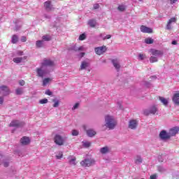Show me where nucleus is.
<instances>
[{
  "mask_svg": "<svg viewBox=\"0 0 179 179\" xmlns=\"http://www.w3.org/2000/svg\"><path fill=\"white\" fill-rule=\"evenodd\" d=\"M55 65L53 61L48 59H44L41 62L40 68L36 69V73L39 78L47 76L50 72H52V67Z\"/></svg>",
  "mask_w": 179,
  "mask_h": 179,
  "instance_id": "obj_1",
  "label": "nucleus"
},
{
  "mask_svg": "<svg viewBox=\"0 0 179 179\" xmlns=\"http://www.w3.org/2000/svg\"><path fill=\"white\" fill-rule=\"evenodd\" d=\"M105 127L108 129H114L117 127V120L113 115H107L105 116Z\"/></svg>",
  "mask_w": 179,
  "mask_h": 179,
  "instance_id": "obj_2",
  "label": "nucleus"
},
{
  "mask_svg": "<svg viewBox=\"0 0 179 179\" xmlns=\"http://www.w3.org/2000/svg\"><path fill=\"white\" fill-rule=\"evenodd\" d=\"M150 53V62L153 64V62H157L158 58L160 57H163V51L157 50L156 49H150L149 50Z\"/></svg>",
  "mask_w": 179,
  "mask_h": 179,
  "instance_id": "obj_3",
  "label": "nucleus"
},
{
  "mask_svg": "<svg viewBox=\"0 0 179 179\" xmlns=\"http://www.w3.org/2000/svg\"><path fill=\"white\" fill-rule=\"evenodd\" d=\"M95 161L93 158L92 157H88L87 159H85L80 162L81 166L83 167H90L92 164H94Z\"/></svg>",
  "mask_w": 179,
  "mask_h": 179,
  "instance_id": "obj_4",
  "label": "nucleus"
},
{
  "mask_svg": "<svg viewBox=\"0 0 179 179\" xmlns=\"http://www.w3.org/2000/svg\"><path fill=\"white\" fill-rule=\"evenodd\" d=\"M54 141L55 143H56V145H58L59 146H62V145H64V143L65 142V139H64V138H62V136L59 134H57L55 136Z\"/></svg>",
  "mask_w": 179,
  "mask_h": 179,
  "instance_id": "obj_5",
  "label": "nucleus"
},
{
  "mask_svg": "<svg viewBox=\"0 0 179 179\" xmlns=\"http://www.w3.org/2000/svg\"><path fill=\"white\" fill-rule=\"evenodd\" d=\"M138 124L139 123L138 122V120H130L129 121L128 128H129V129L135 130V129H136V128H138Z\"/></svg>",
  "mask_w": 179,
  "mask_h": 179,
  "instance_id": "obj_6",
  "label": "nucleus"
},
{
  "mask_svg": "<svg viewBox=\"0 0 179 179\" xmlns=\"http://www.w3.org/2000/svg\"><path fill=\"white\" fill-rule=\"evenodd\" d=\"M94 51L97 55H101L107 51V47L106 45L97 47L94 48Z\"/></svg>",
  "mask_w": 179,
  "mask_h": 179,
  "instance_id": "obj_7",
  "label": "nucleus"
},
{
  "mask_svg": "<svg viewBox=\"0 0 179 179\" xmlns=\"http://www.w3.org/2000/svg\"><path fill=\"white\" fill-rule=\"evenodd\" d=\"M90 66V60L89 59H87L81 62L80 70L84 71L85 69H87Z\"/></svg>",
  "mask_w": 179,
  "mask_h": 179,
  "instance_id": "obj_8",
  "label": "nucleus"
},
{
  "mask_svg": "<svg viewBox=\"0 0 179 179\" xmlns=\"http://www.w3.org/2000/svg\"><path fill=\"white\" fill-rule=\"evenodd\" d=\"M159 138L162 141H167V139H170V134L169 132L166 131V130H162L159 133Z\"/></svg>",
  "mask_w": 179,
  "mask_h": 179,
  "instance_id": "obj_9",
  "label": "nucleus"
},
{
  "mask_svg": "<svg viewBox=\"0 0 179 179\" xmlns=\"http://www.w3.org/2000/svg\"><path fill=\"white\" fill-rule=\"evenodd\" d=\"M157 113V107L155 106H152L148 110H144L145 115H149V114H156Z\"/></svg>",
  "mask_w": 179,
  "mask_h": 179,
  "instance_id": "obj_10",
  "label": "nucleus"
},
{
  "mask_svg": "<svg viewBox=\"0 0 179 179\" xmlns=\"http://www.w3.org/2000/svg\"><path fill=\"white\" fill-rule=\"evenodd\" d=\"M24 125V122H20L19 120H13L10 124L9 127H15V128H19V127H23Z\"/></svg>",
  "mask_w": 179,
  "mask_h": 179,
  "instance_id": "obj_11",
  "label": "nucleus"
},
{
  "mask_svg": "<svg viewBox=\"0 0 179 179\" xmlns=\"http://www.w3.org/2000/svg\"><path fill=\"white\" fill-rule=\"evenodd\" d=\"M177 22V18L176 17H172L171 18L166 25V29L167 30H171L173 24Z\"/></svg>",
  "mask_w": 179,
  "mask_h": 179,
  "instance_id": "obj_12",
  "label": "nucleus"
},
{
  "mask_svg": "<svg viewBox=\"0 0 179 179\" xmlns=\"http://www.w3.org/2000/svg\"><path fill=\"white\" fill-rule=\"evenodd\" d=\"M159 100L161 101L162 104L165 107H167L169 106V103L170 101L169 98H164V96H159Z\"/></svg>",
  "mask_w": 179,
  "mask_h": 179,
  "instance_id": "obj_13",
  "label": "nucleus"
},
{
  "mask_svg": "<svg viewBox=\"0 0 179 179\" xmlns=\"http://www.w3.org/2000/svg\"><path fill=\"white\" fill-rule=\"evenodd\" d=\"M112 64L117 71H120V69L121 68V65H120V59H112Z\"/></svg>",
  "mask_w": 179,
  "mask_h": 179,
  "instance_id": "obj_14",
  "label": "nucleus"
},
{
  "mask_svg": "<svg viewBox=\"0 0 179 179\" xmlns=\"http://www.w3.org/2000/svg\"><path fill=\"white\" fill-rule=\"evenodd\" d=\"M179 128L178 127H173L172 129H169V136H176L177 134H178Z\"/></svg>",
  "mask_w": 179,
  "mask_h": 179,
  "instance_id": "obj_15",
  "label": "nucleus"
},
{
  "mask_svg": "<svg viewBox=\"0 0 179 179\" xmlns=\"http://www.w3.org/2000/svg\"><path fill=\"white\" fill-rule=\"evenodd\" d=\"M140 30L141 31H142V33H152L153 31V30L151 28L148 27L145 25H142L140 27Z\"/></svg>",
  "mask_w": 179,
  "mask_h": 179,
  "instance_id": "obj_16",
  "label": "nucleus"
},
{
  "mask_svg": "<svg viewBox=\"0 0 179 179\" xmlns=\"http://www.w3.org/2000/svg\"><path fill=\"white\" fill-rule=\"evenodd\" d=\"M26 59H27V56H24L23 57H15L13 59V61L15 64H20V62H24Z\"/></svg>",
  "mask_w": 179,
  "mask_h": 179,
  "instance_id": "obj_17",
  "label": "nucleus"
},
{
  "mask_svg": "<svg viewBox=\"0 0 179 179\" xmlns=\"http://www.w3.org/2000/svg\"><path fill=\"white\" fill-rule=\"evenodd\" d=\"M9 88L6 86H1L0 87V93H2L4 94V96H6L7 94H9Z\"/></svg>",
  "mask_w": 179,
  "mask_h": 179,
  "instance_id": "obj_18",
  "label": "nucleus"
},
{
  "mask_svg": "<svg viewBox=\"0 0 179 179\" xmlns=\"http://www.w3.org/2000/svg\"><path fill=\"white\" fill-rule=\"evenodd\" d=\"M20 143L22 144L24 146L26 145H29L30 143V138L24 136L20 139Z\"/></svg>",
  "mask_w": 179,
  "mask_h": 179,
  "instance_id": "obj_19",
  "label": "nucleus"
},
{
  "mask_svg": "<svg viewBox=\"0 0 179 179\" xmlns=\"http://www.w3.org/2000/svg\"><path fill=\"white\" fill-rule=\"evenodd\" d=\"M44 8L48 12H50V10H52V5L51 4V1H45L44 3Z\"/></svg>",
  "mask_w": 179,
  "mask_h": 179,
  "instance_id": "obj_20",
  "label": "nucleus"
},
{
  "mask_svg": "<svg viewBox=\"0 0 179 179\" xmlns=\"http://www.w3.org/2000/svg\"><path fill=\"white\" fill-rule=\"evenodd\" d=\"M110 148L108 146H105L103 148H101L99 150L100 153L101 155H107V153H110Z\"/></svg>",
  "mask_w": 179,
  "mask_h": 179,
  "instance_id": "obj_21",
  "label": "nucleus"
},
{
  "mask_svg": "<svg viewBox=\"0 0 179 179\" xmlns=\"http://www.w3.org/2000/svg\"><path fill=\"white\" fill-rule=\"evenodd\" d=\"M172 101L174 104H179V92L175 93L172 97Z\"/></svg>",
  "mask_w": 179,
  "mask_h": 179,
  "instance_id": "obj_22",
  "label": "nucleus"
},
{
  "mask_svg": "<svg viewBox=\"0 0 179 179\" xmlns=\"http://www.w3.org/2000/svg\"><path fill=\"white\" fill-rule=\"evenodd\" d=\"M71 50H72L73 51H86V48H85V46H80L79 48H78L76 45L72 46L71 48Z\"/></svg>",
  "mask_w": 179,
  "mask_h": 179,
  "instance_id": "obj_23",
  "label": "nucleus"
},
{
  "mask_svg": "<svg viewBox=\"0 0 179 179\" xmlns=\"http://www.w3.org/2000/svg\"><path fill=\"white\" fill-rule=\"evenodd\" d=\"M87 136H90V138H93V136H94V135H96V131L90 129L87 130Z\"/></svg>",
  "mask_w": 179,
  "mask_h": 179,
  "instance_id": "obj_24",
  "label": "nucleus"
},
{
  "mask_svg": "<svg viewBox=\"0 0 179 179\" xmlns=\"http://www.w3.org/2000/svg\"><path fill=\"white\" fill-rule=\"evenodd\" d=\"M143 162V159H142V157L141 156L138 155L135 158V163L136 164H141Z\"/></svg>",
  "mask_w": 179,
  "mask_h": 179,
  "instance_id": "obj_25",
  "label": "nucleus"
},
{
  "mask_svg": "<svg viewBox=\"0 0 179 179\" xmlns=\"http://www.w3.org/2000/svg\"><path fill=\"white\" fill-rule=\"evenodd\" d=\"M69 159L70 164H72L73 166H76V158L73 157H69Z\"/></svg>",
  "mask_w": 179,
  "mask_h": 179,
  "instance_id": "obj_26",
  "label": "nucleus"
},
{
  "mask_svg": "<svg viewBox=\"0 0 179 179\" xmlns=\"http://www.w3.org/2000/svg\"><path fill=\"white\" fill-rule=\"evenodd\" d=\"M17 41H19V36H17V35H13L12 36L11 43H13V44H16Z\"/></svg>",
  "mask_w": 179,
  "mask_h": 179,
  "instance_id": "obj_27",
  "label": "nucleus"
},
{
  "mask_svg": "<svg viewBox=\"0 0 179 179\" xmlns=\"http://www.w3.org/2000/svg\"><path fill=\"white\" fill-rule=\"evenodd\" d=\"M43 45H44L43 41H37L36 42V46L37 47V48H41V47H43Z\"/></svg>",
  "mask_w": 179,
  "mask_h": 179,
  "instance_id": "obj_28",
  "label": "nucleus"
},
{
  "mask_svg": "<svg viewBox=\"0 0 179 179\" xmlns=\"http://www.w3.org/2000/svg\"><path fill=\"white\" fill-rule=\"evenodd\" d=\"M51 80H52V79H51L50 78L43 79V86H47V85H48V83H50V82H51Z\"/></svg>",
  "mask_w": 179,
  "mask_h": 179,
  "instance_id": "obj_29",
  "label": "nucleus"
},
{
  "mask_svg": "<svg viewBox=\"0 0 179 179\" xmlns=\"http://www.w3.org/2000/svg\"><path fill=\"white\" fill-rule=\"evenodd\" d=\"M88 24L90 27H94L96 26V20H90L88 21Z\"/></svg>",
  "mask_w": 179,
  "mask_h": 179,
  "instance_id": "obj_30",
  "label": "nucleus"
},
{
  "mask_svg": "<svg viewBox=\"0 0 179 179\" xmlns=\"http://www.w3.org/2000/svg\"><path fill=\"white\" fill-rule=\"evenodd\" d=\"M51 40V36L50 35H45L42 37V41H50Z\"/></svg>",
  "mask_w": 179,
  "mask_h": 179,
  "instance_id": "obj_31",
  "label": "nucleus"
},
{
  "mask_svg": "<svg viewBox=\"0 0 179 179\" xmlns=\"http://www.w3.org/2000/svg\"><path fill=\"white\" fill-rule=\"evenodd\" d=\"M90 145H92L90 141H83V146H84V148H90Z\"/></svg>",
  "mask_w": 179,
  "mask_h": 179,
  "instance_id": "obj_32",
  "label": "nucleus"
},
{
  "mask_svg": "<svg viewBox=\"0 0 179 179\" xmlns=\"http://www.w3.org/2000/svg\"><path fill=\"white\" fill-rule=\"evenodd\" d=\"M153 39L152 38H147L145 39V44H153Z\"/></svg>",
  "mask_w": 179,
  "mask_h": 179,
  "instance_id": "obj_33",
  "label": "nucleus"
},
{
  "mask_svg": "<svg viewBox=\"0 0 179 179\" xmlns=\"http://www.w3.org/2000/svg\"><path fill=\"white\" fill-rule=\"evenodd\" d=\"M15 93L18 95L23 94V88H17L15 90Z\"/></svg>",
  "mask_w": 179,
  "mask_h": 179,
  "instance_id": "obj_34",
  "label": "nucleus"
},
{
  "mask_svg": "<svg viewBox=\"0 0 179 179\" xmlns=\"http://www.w3.org/2000/svg\"><path fill=\"white\" fill-rule=\"evenodd\" d=\"M71 134L73 135V136H78L79 135V131L76 129H73L71 131Z\"/></svg>",
  "mask_w": 179,
  "mask_h": 179,
  "instance_id": "obj_35",
  "label": "nucleus"
},
{
  "mask_svg": "<svg viewBox=\"0 0 179 179\" xmlns=\"http://www.w3.org/2000/svg\"><path fill=\"white\" fill-rule=\"evenodd\" d=\"M145 58H146V55L140 53L138 55V59H140L141 61H143V59H145Z\"/></svg>",
  "mask_w": 179,
  "mask_h": 179,
  "instance_id": "obj_36",
  "label": "nucleus"
},
{
  "mask_svg": "<svg viewBox=\"0 0 179 179\" xmlns=\"http://www.w3.org/2000/svg\"><path fill=\"white\" fill-rule=\"evenodd\" d=\"M47 103H48V99H41L39 101L40 104H47Z\"/></svg>",
  "mask_w": 179,
  "mask_h": 179,
  "instance_id": "obj_37",
  "label": "nucleus"
},
{
  "mask_svg": "<svg viewBox=\"0 0 179 179\" xmlns=\"http://www.w3.org/2000/svg\"><path fill=\"white\" fill-rule=\"evenodd\" d=\"M53 103H55L53 104V107H55V108H57V107H58V106H59V101H58V100L54 99Z\"/></svg>",
  "mask_w": 179,
  "mask_h": 179,
  "instance_id": "obj_38",
  "label": "nucleus"
},
{
  "mask_svg": "<svg viewBox=\"0 0 179 179\" xmlns=\"http://www.w3.org/2000/svg\"><path fill=\"white\" fill-rule=\"evenodd\" d=\"M85 38H86V34H83L80 35V36H79V40L80 41H83V40H85Z\"/></svg>",
  "mask_w": 179,
  "mask_h": 179,
  "instance_id": "obj_39",
  "label": "nucleus"
},
{
  "mask_svg": "<svg viewBox=\"0 0 179 179\" xmlns=\"http://www.w3.org/2000/svg\"><path fill=\"white\" fill-rule=\"evenodd\" d=\"M118 10H120V12H124V10H125V6L124 5L119 6Z\"/></svg>",
  "mask_w": 179,
  "mask_h": 179,
  "instance_id": "obj_40",
  "label": "nucleus"
},
{
  "mask_svg": "<svg viewBox=\"0 0 179 179\" xmlns=\"http://www.w3.org/2000/svg\"><path fill=\"white\" fill-rule=\"evenodd\" d=\"M62 156H63L62 152H59L58 155H56V159L59 160V159H62Z\"/></svg>",
  "mask_w": 179,
  "mask_h": 179,
  "instance_id": "obj_41",
  "label": "nucleus"
},
{
  "mask_svg": "<svg viewBox=\"0 0 179 179\" xmlns=\"http://www.w3.org/2000/svg\"><path fill=\"white\" fill-rule=\"evenodd\" d=\"M78 108H79V103H76V104H74V106L72 108V110H78Z\"/></svg>",
  "mask_w": 179,
  "mask_h": 179,
  "instance_id": "obj_42",
  "label": "nucleus"
},
{
  "mask_svg": "<svg viewBox=\"0 0 179 179\" xmlns=\"http://www.w3.org/2000/svg\"><path fill=\"white\" fill-rule=\"evenodd\" d=\"M166 170L164 169V168H163V166H158V171H159V173H163Z\"/></svg>",
  "mask_w": 179,
  "mask_h": 179,
  "instance_id": "obj_43",
  "label": "nucleus"
},
{
  "mask_svg": "<svg viewBox=\"0 0 179 179\" xmlns=\"http://www.w3.org/2000/svg\"><path fill=\"white\" fill-rule=\"evenodd\" d=\"M0 164H3V166H4V167H8V166H9V162H0Z\"/></svg>",
  "mask_w": 179,
  "mask_h": 179,
  "instance_id": "obj_44",
  "label": "nucleus"
},
{
  "mask_svg": "<svg viewBox=\"0 0 179 179\" xmlns=\"http://www.w3.org/2000/svg\"><path fill=\"white\" fill-rule=\"evenodd\" d=\"M16 55H18V57H21L22 55H23V51H21V50L17 51Z\"/></svg>",
  "mask_w": 179,
  "mask_h": 179,
  "instance_id": "obj_45",
  "label": "nucleus"
},
{
  "mask_svg": "<svg viewBox=\"0 0 179 179\" xmlns=\"http://www.w3.org/2000/svg\"><path fill=\"white\" fill-rule=\"evenodd\" d=\"M21 41L22 43H26V41H27V38H26V36H22Z\"/></svg>",
  "mask_w": 179,
  "mask_h": 179,
  "instance_id": "obj_46",
  "label": "nucleus"
},
{
  "mask_svg": "<svg viewBox=\"0 0 179 179\" xmlns=\"http://www.w3.org/2000/svg\"><path fill=\"white\" fill-rule=\"evenodd\" d=\"M85 52H80L78 55V57H79V58H83L84 57H85Z\"/></svg>",
  "mask_w": 179,
  "mask_h": 179,
  "instance_id": "obj_47",
  "label": "nucleus"
},
{
  "mask_svg": "<svg viewBox=\"0 0 179 179\" xmlns=\"http://www.w3.org/2000/svg\"><path fill=\"white\" fill-rule=\"evenodd\" d=\"M45 94H47L48 96H51V94H52V92L50 90H48L45 91Z\"/></svg>",
  "mask_w": 179,
  "mask_h": 179,
  "instance_id": "obj_48",
  "label": "nucleus"
},
{
  "mask_svg": "<svg viewBox=\"0 0 179 179\" xmlns=\"http://www.w3.org/2000/svg\"><path fill=\"white\" fill-rule=\"evenodd\" d=\"M111 38V35H106L105 37H103V40H110Z\"/></svg>",
  "mask_w": 179,
  "mask_h": 179,
  "instance_id": "obj_49",
  "label": "nucleus"
},
{
  "mask_svg": "<svg viewBox=\"0 0 179 179\" xmlns=\"http://www.w3.org/2000/svg\"><path fill=\"white\" fill-rule=\"evenodd\" d=\"M24 83H25V82H24V80H20V82H19V85H20V86H24Z\"/></svg>",
  "mask_w": 179,
  "mask_h": 179,
  "instance_id": "obj_50",
  "label": "nucleus"
},
{
  "mask_svg": "<svg viewBox=\"0 0 179 179\" xmlns=\"http://www.w3.org/2000/svg\"><path fill=\"white\" fill-rule=\"evenodd\" d=\"M150 179H157V175L156 174L152 175Z\"/></svg>",
  "mask_w": 179,
  "mask_h": 179,
  "instance_id": "obj_51",
  "label": "nucleus"
},
{
  "mask_svg": "<svg viewBox=\"0 0 179 179\" xmlns=\"http://www.w3.org/2000/svg\"><path fill=\"white\" fill-rule=\"evenodd\" d=\"M2 104H3V98L0 97V107H1V106H2Z\"/></svg>",
  "mask_w": 179,
  "mask_h": 179,
  "instance_id": "obj_52",
  "label": "nucleus"
},
{
  "mask_svg": "<svg viewBox=\"0 0 179 179\" xmlns=\"http://www.w3.org/2000/svg\"><path fill=\"white\" fill-rule=\"evenodd\" d=\"M99 8H100V6L99 4H94V9H99Z\"/></svg>",
  "mask_w": 179,
  "mask_h": 179,
  "instance_id": "obj_53",
  "label": "nucleus"
},
{
  "mask_svg": "<svg viewBox=\"0 0 179 179\" xmlns=\"http://www.w3.org/2000/svg\"><path fill=\"white\" fill-rule=\"evenodd\" d=\"M99 37H100L101 38H102V40H103V37H106V34H101L99 35Z\"/></svg>",
  "mask_w": 179,
  "mask_h": 179,
  "instance_id": "obj_54",
  "label": "nucleus"
},
{
  "mask_svg": "<svg viewBox=\"0 0 179 179\" xmlns=\"http://www.w3.org/2000/svg\"><path fill=\"white\" fill-rule=\"evenodd\" d=\"M158 160H159V162H163V157H162V155L159 156Z\"/></svg>",
  "mask_w": 179,
  "mask_h": 179,
  "instance_id": "obj_55",
  "label": "nucleus"
},
{
  "mask_svg": "<svg viewBox=\"0 0 179 179\" xmlns=\"http://www.w3.org/2000/svg\"><path fill=\"white\" fill-rule=\"evenodd\" d=\"M178 0H171V3L173 5V3H176Z\"/></svg>",
  "mask_w": 179,
  "mask_h": 179,
  "instance_id": "obj_56",
  "label": "nucleus"
},
{
  "mask_svg": "<svg viewBox=\"0 0 179 179\" xmlns=\"http://www.w3.org/2000/svg\"><path fill=\"white\" fill-rule=\"evenodd\" d=\"M172 44H173V45H176L177 41H172Z\"/></svg>",
  "mask_w": 179,
  "mask_h": 179,
  "instance_id": "obj_57",
  "label": "nucleus"
},
{
  "mask_svg": "<svg viewBox=\"0 0 179 179\" xmlns=\"http://www.w3.org/2000/svg\"><path fill=\"white\" fill-rule=\"evenodd\" d=\"M83 127H84V129H86V126H83Z\"/></svg>",
  "mask_w": 179,
  "mask_h": 179,
  "instance_id": "obj_58",
  "label": "nucleus"
}]
</instances>
